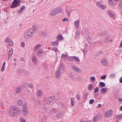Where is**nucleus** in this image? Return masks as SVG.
Wrapping results in <instances>:
<instances>
[{
    "mask_svg": "<svg viewBox=\"0 0 122 122\" xmlns=\"http://www.w3.org/2000/svg\"><path fill=\"white\" fill-rule=\"evenodd\" d=\"M22 112L23 115L25 116H26L28 113L27 106L25 104H24L23 106Z\"/></svg>",
    "mask_w": 122,
    "mask_h": 122,
    "instance_id": "7ed1b4c3",
    "label": "nucleus"
},
{
    "mask_svg": "<svg viewBox=\"0 0 122 122\" xmlns=\"http://www.w3.org/2000/svg\"><path fill=\"white\" fill-rule=\"evenodd\" d=\"M107 13L109 15V16L111 18L112 17L114 16L113 13L111 10L107 11Z\"/></svg>",
    "mask_w": 122,
    "mask_h": 122,
    "instance_id": "f3484780",
    "label": "nucleus"
},
{
    "mask_svg": "<svg viewBox=\"0 0 122 122\" xmlns=\"http://www.w3.org/2000/svg\"><path fill=\"white\" fill-rule=\"evenodd\" d=\"M41 46V45L39 44H38L35 46L34 48V50L36 52L40 50H41V49H40Z\"/></svg>",
    "mask_w": 122,
    "mask_h": 122,
    "instance_id": "4468645a",
    "label": "nucleus"
},
{
    "mask_svg": "<svg viewBox=\"0 0 122 122\" xmlns=\"http://www.w3.org/2000/svg\"><path fill=\"white\" fill-rule=\"evenodd\" d=\"M50 98H51L52 99V100L54 99L55 98V97L53 96H51V97H49Z\"/></svg>",
    "mask_w": 122,
    "mask_h": 122,
    "instance_id": "0e129e2a",
    "label": "nucleus"
},
{
    "mask_svg": "<svg viewBox=\"0 0 122 122\" xmlns=\"http://www.w3.org/2000/svg\"><path fill=\"white\" fill-rule=\"evenodd\" d=\"M63 115V113L62 112H60L58 113L56 115V117L57 118H59L61 117Z\"/></svg>",
    "mask_w": 122,
    "mask_h": 122,
    "instance_id": "cd10ccee",
    "label": "nucleus"
},
{
    "mask_svg": "<svg viewBox=\"0 0 122 122\" xmlns=\"http://www.w3.org/2000/svg\"><path fill=\"white\" fill-rule=\"evenodd\" d=\"M71 68L73 71L78 73L82 72V71L79 68L75 66H72L71 67Z\"/></svg>",
    "mask_w": 122,
    "mask_h": 122,
    "instance_id": "20e7f679",
    "label": "nucleus"
},
{
    "mask_svg": "<svg viewBox=\"0 0 122 122\" xmlns=\"http://www.w3.org/2000/svg\"><path fill=\"white\" fill-rule=\"evenodd\" d=\"M21 46L22 47H24L25 46V43L24 42H22L21 44Z\"/></svg>",
    "mask_w": 122,
    "mask_h": 122,
    "instance_id": "6e6d98bb",
    "label": "nucleus"
},
{
    "mask_svg": "<svg viewBox=\"0 0 122 122\" xmlns=\"http://www.w3.org/2000/svg\"><path fill=\"white\" fill-rule=\"evenodd\" d=\"M14 109V112L16 114H19L21 112V110L18 107L14 106H12Z\"/></svg>",
    "mask_w": 122,
    "mask_h": 122,
    "instance_id": "0eeeda50",
    "label": "nucleus"
},
{
    "mask_svg": "<svg viewBox=\"0 0 122 122\" xmlns=\"http://www.w3.org/2000/svg\"><path fill=\"white\" fill-rule=\"evenodd\" d=\"M75 99L73 98H71V105L72 106H73L75 104Z\"/></svg>",
    "mask_w": 122,
    "mask_h": 122,
    "instance_id": "393cba45",
    "label": "nucleus"
},
{
    "mask_svg": "<svg viewBox=\"0 0 122 122\" xmlns=\"http://www.w3.org/2000/svg\"><path fill=\"white\" fill-rule=\"evenodd\" d=\"M20 122H26L25 120L22 117L20 118Z\"/></svg>",
    "mask_w": 122,
    "mask_h": 122,
    "instance_id": "c03bdc74",
    "label": "nucleus"
},
{
    "mask_svg": "<svg viewBox=\"0 0 122 122\" xmlns=\"http://www.w3.org/2000/svg\"><path fill=\"white\" fill-rule=\"evenodd\" d=\"M79 20L75 21L74 23V25L76 27H79Z\"/></svg>",
    "mask_w": 122,
    "mask_h": 122,
    "instance_id": "bb28decb",
    "label": "nucleus"
},
{
    "mask_svg": "<svg viewBox=\"0 0 122 122\" xmlns=\"http://www.w3.org/2000/svg\"><path fill=\"white\" fill-rule=\"evenodd\" d=\"M47 33L45 31H43L41 33V35L43 36H45L47 35Z\"/></svg>",
    "mask_w": 122,
    "mask_h": 122,
    "instance_id": "ea45409f",
    "label": "nucleus"
},
{
    "mask_svg": "<svg viewBox=\"0 0 122 122\" xmlns=\"http://www.w3.org/2000/svg\"><path fill=\"white\" fill-rule=\"evenodd\" d=\"M99 115H97L93 119V122H96L98 121L99 119Z\"/></svg>",
    "mask_w": 122,
    "mask_h": 122,
    "instance_id": "b1692460",
    "label": "nucleus"
},
{
    "mask_svg": "<svg viewBox=\"0 0 122 122\" xmlns=\"http://www.w3.org/2000/svg\"><path fill=\"white\" fill-rule=\"evenodd\" d=\"M58 70L59 71V72H61L62 73H63L65 71V68L62 64H61L60 65L59 67V69Z\"/></svg>",
    "mask_w": 122,
    "mask_h": 122,
    "instance_id": "1a4fd4ad",
    "label": "nucleus"
},
{
    "mask_svg": "<svg viewBox=\"0 0 122 122\" xmlns=\"http://www.w3.org/2000/svg\"><path fill=\"white\" fill-rule=\"evenodd\" d=\"M90 80L92 81H95V78L94 76L91 77H90Z\"/></svg>",
    "mask_w": 122,
    "mask_h": 122,
    "instance_id": "09e8293b",
    "label": "nucleus"
},
{
    "mask_svg": "<svg viewBox=\"0 0 122 122\" xmlns=\"http://www.w3.org/2000/svg\"><path fill=\"white\" fill-rule=\"evenodd\" d=\"M113 114V111L112 110H110L105 113L104 116L105 117L109 118Z\"/></svg>",
    "mask_w": 122,
    "mask_h": 122,
    "instance_id": "39448f33",
    "label": "nucleus"
},
{
    "mask_svg": "<svg viewBox=\"0 0 122 122\" xmlns=\"http://www.w3.org/2000/svg\"><path fill=\"white\" fill-rule=\"evenodd\" d=\"M106 78V76L105 75H104L102 76L101 77V78L102 79L104 80Z\"/></svg>",
    "mask_w": 122,
    "mask_h": 122,
    "instance_id": "864d4df0",
    "label": "nucleus"
},
{
    "mask_svg": "<svg viewBox=\"0 0 122 122\" xmlns=\"http://www.w3.org/2000/svg\"><path fill=\"white\" fill-rule=\"evenodd\" d=\"M20 0H14L12 3V5L11 8H15L19 6L20 5Z\"/></svg>",
    "mask_w": 122,
    "mask_h": 122,
    "instance_id": "f03ea898",
    "label": "nucleus"
},
{
    "mask_svg": "<svg viewBox=\"0 0 122 122\" xmlns=\"http://www.w3.org/2000/svg\"><path fill=\"white\" fill-rule=\"evenodd\" d=\"M51 49L54 51L56 52H57L58 51L57 49L55 47H52L51 48Z\"/></svg>",
    "mask_w": 122,
    "mask_h": 122,
    "instance_id": "37998d69",
    "label": "nucleus"
},
{
    "mask_svg": "<svg viewBox=\"0 0 122 122\" xmlns=\"http://www.w3.org/2000/svg\"><path fill=\"white\" fill-rule=\"evenodd\" d=\"M94 102V100L93 99H91L89 101V103L90 104H92Z\"/></svg>",
    "mask_w": 122,
    "mask_h": 122,
    "instance_id": "603ef678",
    "label": "nucleus"
},
{
    "mask_svg": "<svg viewBox=\"0 0 122 122\" xmlns=\"http://www.w3.org/2000/svg\"><path fill=\"white\" fill-rule=\"evenodd\" d=\"M99 85L102 87H104L106 86L105 84L102 82H100L99 84Z\"/></svg>",
    "mask_w": 122,
    "mask_h": 122,
    "instance_id": "4c0bfd02",
    "label": "nucleus"
},
{
    "mask_svg": "<svg viewBox=\"0 0 122 122\" xmlns=\"http://www.w3.org/2000/svg\"><path fill=\"white\" fill-rule=\"evenodd\" d=\"M14 110L12 106L10 108L9 110V113L11 117H14L15 115Z\"/></svg>",
    "mask_w": 122,
    "mask_h": 122,
    "instance_id": "6e6552de",
    "label": "nucleus"
},
{
    "mask_svg": "<svg viewBox=\"0 0 122 122\" xmlns=\"http://www.w3.org/2000/svg\"><path fill=\"white\" fill-rule=\"evenodd\" d=\"M66 20L67 21H68V19H67L66 18H65L64 19H62V20L63 21H65V20Z\"/></svg>",
    "mask_w": 122,
    "mask_h": 122,
    "instance_id": "680f3d73",
    "label": "nucleus"
},
{
    "mask_svg": "<svg viewBox=\"0 0 122 122\" xmlns=\"http://www.w3.org/2000/svg\"><path fill=\"white\" fill-rule=\"evenodd\" d=\"M56 76L57 78H59L60 77V72L59 70L57 71L56 73Z\"/></svg>",
    "mask_w": 122,
    "mask_h": 122,
    "instance_id": "a878e982",
    "label": "nucleus"
},
{
    "mask_svg": "<svg viewBox=\"0 0 122 122\" xmlns=\"http://www.w3.org/2000/svg\"><path fill=\"white\" fill-rule=\"evenodd\" d=\"M22 91V89L20 87H17L16 89V92L17 93H20Z\"/></svg>",
    "mask_w": 122,
    "mask_h": 122,
    "instance_id": "c756f323",
    "label": "nucleus"
},
{
    "mask_svg": "<svg viewBox=\"0 0 122 122\" xmlns=\"http://www.w3.org/2000/svg\"><path fill=\"white\" fill-rule=\"evenodd\" d=\"M80 32L78 31H76L75 34V37L76 39H78L80 36Z\"/></svg>",
    "mask_w": 122,
    "mask_h": 122,
    "instance_id": "c85d7f7f",
    "label": "nucleus"
},
{
    "mask_svg": "<svg viewBox=\"0 0 122 122\" xmlns=\"http://www.w3.org/2000/svg\"><path fill=\"white\" fill-rule=\"evenodd\" d=\"M5 62H4L2 65V67L1 69V71L2 72H3L5 70Z\"/></svg>",
    "mask_w": 122,
    "mask_h": 122,
    "instance_id": "473e14b6",
    "label": "nucleus"
},
{
    "mask_svg": "<svg viewBox=\"0 0 122 122\" xmlns=\"http://www.w3.org/2000/svg\"><path fill=\"white\" fill-rule=\"evenodd\" d=\"M56 110L54 108H52L51 110V113H56Z\"/></svg>",
    "mask_w": 122,
    "mask_h": 122,
    "instance_id": "a18cd8bd",
    "label": "nucleus"
},
{
    "mask_svg": "<svg viewBox=\"0 0 122 122\" xmlns=\"http://www.w3.org/2000/svg\"><path fill=\"white\" fill-rule=\"evenodd\" d=\"M17 105L19 106H21L23 104V102L22 100L21 99L18 100L17 101Z\"/></svg>",
    "mask_w": 122,
    "mask_h": 122,
    "instance_id": "412c9836",
    "label": "nucleus"
},
{
    "mask_svg": "<svg viewBox=\"0 0 122 122\" xmlns=\"http://www.w3.org/2000/svg\"><path fill=\"white\" fill-rule=\"evenodd\" d=\"M9 40V37H7L6 38V40H5V42H7Z\"/></svg>",
    "mask_w": 122,
    "mask_h": 122,
    "instance_id": "bf43d9fd",
    "label": "nucleus"
},
{
    "mask_svg": "<svg viewBox=\"0 0 122 122\" xmlns=\"http://www.w3.org/2000/svg\"><path fill=\"white\" fill-rule=\"evenodd\" d=\"M28 86L29 88H32L33 87V85L32 84H29L28 85Z\"/></svg>",
    "mask_w": 122,
    "mask_h": 122,
    "instance_id": "de8ad7c7",
    "label": "nucleus"
},
{
    "mask_svg": "<svg viewBox=\"0 0 122 122\" xmlns=\"http://www.w3.org/2000/svg\"><path fill=\"white\" fill-rule=\"evenodd\" d=\"M81 94L79 93H77L76 95V97L78 100H79L81 99Z\"/></svg>",
    "mask_w": 122,
    "mask_h": 122,
    "instance_id": "f704fd0d",
    "label": "nucleus"
},
{
    "mask_svg": "<svg viewBox=\"0 0 122 122\" xmlns=\"http://www.w3.org/2000/svg\"><path fill=\"white\" fill-rule=\"evenodd\" d=\"M22 71V69H19L18 71V72L19 73H20Z\"/></svg>",
    "mask_w": 122,
    "mask_h": 122,
    "instance_id": "e2e57ef3",
    "label": "nucleus"
},
{
    "mask_svg": "<svg viewBox=\"0 0 122 122\" xmlns=\"http://www.w3.org/2000/svg\"><path fill=\"white\" fill-rule=\"evenodd\" d=\"M99 90V88L98 87H96L95 89H94V93H96L97 92H98Z\"/></svg>",
    "mask_w": 122,
    "mask_h": 122,
    "instance_id": "49530a36",
    "label": "nucleus"
},
{
    "mask_svg": "<svg viewBox=\"0 0 122 122\" xmlns=\"http://www.w3.org/2000/svg\"><path fill=\"white\" fill-rule=\"evenodd\" d=\"M80 122H89L87 121H81Z\"/></svg>",
    "mask_w": 122,
    "mask_h": 122,
    "instance_id": "774afa93",
    "label": "nucleus"
},
{
    "mask_svg": "<svg viewBox=\"0 0 122 122\" xmlns=\"http://www.w3.org/2000/svg\"><path fill=\"white\" fill-rule=\"evenodd\" d=\"M58 43V41H57L55 42H52L51 43V45L53 46H55L57 45Z\"/></svg>",
    "mask_w": 122,
    "mask_h": 122,
    "instance_id": "e433bc0d",
    "label": "nucleus"
},
{
    "mask_svg": "<svg viewBox=\"0 0 122 122\" xmlns=\"http://www.w3.org/2000/svg\"><path fill=\"white\" fill-rule=\"evenodd\" d=\"M31 32L29 30H27L26 32L24 34V38L26 40L30 39L33 34V32Z\"/></svg>",
    "mask_w": 122,
    "mask_h": 122,
    "instance_id": "f257e3e1",
    "label": "nucleus"
},
{
    "mask_svg": "<svg viewBox=\"0 0 122 122\" xmlns=\"http://www.w3.org/2000/svg\"><path fill=\"white\" fill-rule=\"evenodd\" d=\"M87 40H92L93 39V35H91L88 36L87 38Z\"/></svg>",
    "mask_w": 122,
    "mask_h": 122,
    "instance_id": "a19ab883",
    "label": "nucleus"
},
{
    "mask_svg": "<svg viewBox=\"0 0 122 122\" xmlns=\"http://www.w3.org/2000/svg\"><path fill=\"white\" fill-rule=\"evenodd\" d=\"M67 56V55H65L63 54L62 55V56H61V58H63V57L65 58V57H66Z\"/></svg>",
    "mask_w": 122,
    "mask_h": 122,
    "instance_id": "4d7b16f0",
    "label": "nucleus"
},
{
    "mask_svg": "<svg viewBox=\"0 0 122 122\" xmlns=\"http://www.w3.org/2000/svg\"><path fill=\"white\" fill-rule=\"evenodd\" d=\"M72 57L74 58L75 61L77 62H80L79 59L77 57L75 56H72Z\"/></svg>",
    "mask_w": 122,
    "mask_h": 122,
    "instance_id": "72a5a7b5",
    "label": "nucleus"
},
{
    "mask_svg": "<svg viewBox=\"0 0 122 122\" xmlns=\"http://www.w3.org/2000/svg\"><path fill=\"white\" fill-rule=\"evenodd\" d=\"M37 29V27L36 25H34L33 26L32 29H29V30L33 32V34H34Z\"/></svg>",
    "mask_w": 122,
    "mask_h": 122,
    "instance_id": "6ab92c4d",
    "label": "nucleus"
},
{
    "mask_svg": "<svg viewBox=\"0 0 122 122\" xmlns=\"http://www.w3.org/2000/svg\"><path fill=\"white\" fill-rule=\"evenodd\" d=\"M107 91V89L106 87L102 88L101 90V92L103 94L106 93Z\"/></svg>",
    "mask_w": 122,
    "mask_h": 122,
    "instance_id": "2f4dec72",
    "label": "nucleus"
},
{
    "mask_svg": "<svg viewBox=\"0 0 122 122\" xmlns=\"http://www.w3.org/2000/svg\"><path fill=\"white\" fill-rule=\"evenodd\" d=\"M108 4L112 8H115L114 5L112 0H108Z\"/></svg>",
    "mask_w": 122,
    "mask_h": 122,
    "instance_id": "2eb2a0df",
    "label": "nucleus"
},
{
    "mask_svg": "<svg viewBox=\"0 0 122 122\" xmlns=\"http://www.w3.org/2000/svg\"><path fill=\"white\" fill-rule=\"evenodd\" d=\"M25 8V6L24 5L22 6L20 8V10H23Z\"/></svg>",
    "mask_w": 122,
    "mask_h": 122,
    "instance_id": "052dcab7",
    "label": "nucleus"
},
{
    "mask_svg": "<svg viewBox=\"0 0 122 122\" xmlns=\"http://www.w3.org/2000/svg\"><path fill=\"white\" fill-rule=\"evenodd\" d=\"M22 27V25L21 24H20L19 26V28L20 30L21 29Z\"/></svg>",
    "mask_w": 122,
    "mask_h": 122,
    "instance_id": "13d9d810",
    "label": "nucleus"
},
{
    "mask_svg": "<svg viewBox=\"0 0 122 122\" xmlns=\"http://www.w3.org/2000/svg\"><path fill=\"white\" fill-rule=\"evenodd\" d=\"M118 8L120 9H122V1L119 4Z\"/></svg>",
    "mask_w": 122,
    "mask_h": 122,
    "instance_id": "79ce46f5",
    "label": "nucleus"
},
{
    "mask_svg": "<svg viewBox=\"0 0 122 122\" xmlns=\"http://www.w3.org/2000/svg\"><path fill=\"white\" fill-rule=\"evenodd\" d=\"M13 50L12 49H11L10 50L8 53V59L7 60H9L11 56L13 53Z\"/></svg>",
    "mask_w": 122,
    "mask_h": 122,
    "instance_id": "f8f14e48",
    "label": "nucleus"
},
{
    "mask_svg": "<svg viewBox=\"0 0 122 122\" xmlns=\"http://www.w3.org/2000/svg\"><path fill=\"white\" fill-rule=\"evenodd\" d=\"M57 9V14L58 13H60L62 12V10L60 8H56Z\"/></svg>",
    "mask_w": 122,
    "mask_h": 122,
    "instance_id": "58836bf2",
    "label": "nucleus"
},
{
    "mask_svg": "<svg viewBox=\"0 0 122 122\" xmlns=\"http://www.w3.org/2000/svg\"><path fill=\"white\" fill-rule=\"evenodd\" d=\"M118 100L120 102H122V98H118Z\"/></svg>",
    "mask_w": 122,
    "mask_h": 122,
    "instance_id": "338daca9",
    "label": "nucleus"
},
{
    "mask_svg": "<svg viewBox=\"0 0 122 122\" xmlns=\"http://www.w3.org/2000/svg\"><path fill=\"white\" fill-rule=\"evenodd\" d=\"M69 76L73 80L75 81L76 80L75 78L76 76L74 74L71 73H70Z\"/></svg>",
    "mask_w": 122,
    "mask_h": 122,
    "instance_id": "dca6fc26",
    "label": "nucleus"
},
{
    "mask_svg": "<svg viewBox=\"0 0 122 122\" xmlns=\"http://www.w3.org/2000/svg\"><path fill=\"white\" fill-rule=\"evenodd\" d=\"M115 74L112 73L110 75V77L111 78L114 77H115Z\"/></svg>",
    "mask_w": 122,
    "mask_h": 122,
    "instance_id": "8fccbe9b",
    "label": "nucleus"
},
{
    "mask_svg": "<svg viewBox=\"0 0 122 122\" xmlns=\"http://www.w3.org/2000/svg\"><path fill=\"white\" fill-rule=\"evenodd\" d=\"M35 52L39 57H42L44 54V52L42 49L40 50Z\"/></svg>",
    "mask_w": 122,
    "mask_h": 122,
    "instance_id": "423d86ee",
    "label": "nucleus"
},
{
    "mask_svg": "<svg viewBox=\"0 0 122 122\" xmlns=\"http://www.w3.org/2000/svg\"><path fill=\"white\" fill-rule=\"evenodd\" d=\"M102 64L104 66H106L108 64L107 60L105 59H102L101 61Z\"/></svg>",
    "mask_w": 122,
    "mask_h": 122,
    "instance_id": "9b49d317",
    "label": "nucleus"
},
{
    "mask_svg": "<svg viewBox=\"0 0 122 122\" xmlns=\"http://www.w3.org/2000/svg\"><path fill=\"white\" fill-rule=\"evenodd\" d=\"M102 51H100L98 53V55H100L101 54H102Z\"/></svg>",
    "mask_w": 122,
    "mask_h": 122,
    "instance_id": "69168bd1",
    "label": "nucleus"
},
{
    "mask_svg": "<svg viewBox=\"0 0 122 122\" xmlns=\"http://www.w3.org/2000/svg\"><path fill=\"white\" fill-rule=\"evenodd\" d=\"M46 100V103L48 105H49L52 102L51 98L49 97L47 98Z\"/></svg>",
    "mask_w": 122,
    "mask_h": 122,
    "instance_id": "4be33fe9",
    "label": "nucleus"
},
{
    "mask_svg": "<svg viewBox=\"0 0 122 122\" xmlns=\"http://www.w3.org/2000/svg\"><path fill=\"white\" fill-rule=\"evenodd\" d=\"M8 44L10 46H11L13 44V42L11 41H9L8 42Z\"/></svg>",
    "mask_w": 122,
    "mask_h": 122,
    "instance_id": "3c124183",
    "label": "nucleus"
},
{
    "mask_svg": "<svg viewBox=\"0 0 122 122\" xmlns=\"http://www.w3.org/2000/svg\"><path fill=\"white\" fill-rule=\"evenodd\" d=\"M37 95L39 97H41L43 95L42 91L40 90H38L37 92Z\"/></svg>",
    "mask_w": 122,
    "mask_h": 122,
    "instance_id": "aec40b11",
    "label": "nucleus"
},
{
    "mask_svg": "<svg viewBox=\"0 0 122 122\" xmlns=\"http://www.w3.org/2000/svg\"><path fill=\"white\" fill-rule=\"evenodd\" d=\"M32 60L34 63H36L37 62V58L35 55H34L32 57Z\"/></svg>",
    "mask_w": 122,
    "mask_h": 122,
    "instance_id": "a211bd4d",
    "label": "nucleus"
},
{
    "mask_svg": "<svg viewBox=\"0 0 122 122\" xmlns=\"http://www.w3.org/2000/svg\"><path fill=\"white\" fill-rule=\"evenodd\" d=\"M57 41H58L59 40H62L63 39V37L61 35H60L57 37Z\"/></svg>",
    "mask_w": 122,
    "mask_h": 122,
    "instance_id": "7c9ffc66",
    "label": "nucleus"
},
{
    "mask_svg": "<svg viewBox=\"0 0 122 122\" xmlns=\"http://www.w3.org/2000/svg\"><path fill=\"white\" fill-rule=\"evenodd\" d=\"M24 74L25 75H28V72L26 70L25 71H24Z\"/></svg>",
    "mask_w": 122,
    "mask_h": 122,
    "instance_id": "5fc2aeb1",
    "label": "nucleus"
},
{
    "mask_svg": "<svg viewBox=\"0 0 122 122\" xmlns=\"http://www.w3.org/2000/svg\"><path fill=\"white\" fill-rule=\"evenodd\" d=\"M57 9L56 8H55L52 11L50 12V14L52 16H54L57 14Z\"/></svg>",
    "mask_w": 122,
    "mask_h": 122,
    "instance_id": "9d476101",
    "label": "nucleus"
},
{
    "mask_svg": "<svg viewBox=\"0 0 122 122\" xmlns=\"http://www.w3.org/2000/svg\"><path fill=\"white\" fill-rule=\"evenodd\" d=\"M72 56L71 57H67L66 58V59L71 61H73L74 59L73 58H72Z\"/></svg>",
    "mask_w": 122,
    "mask_h": 122,
    "instance_id": "c9c22d12",
    "label": "nucleus"
},
{
    "mask_svg": "<svg viewBox=\"0 0 122 122\" xmlns=\"http://www.w3.org/2000/svg\"><path fill=\"white\" fill-rule=\"evenodd\" d=\"M88 90L90 91L92 90L93 89V85L92 84H90L88 86Z\"/></svg>",
    "mask_w": 122,
    "mask_h": 122,
    "instance_id": "5701e85b",
    "label": "nucleus"
},
{
    "mask_svg": "<svg viewBox=\"0 0 122 122\" xmlns=\"http://www.w3.org/2000/svg\"><path fill=\"white\" fill-rule=\"evenodd\" d=\"M97 5L99 8L103 10H105L106 8V6L103 5L99 3H97Z\"/></svg>",
    "mask_w": 122,
    "mask_h": 122,
    "instance_id": "ddd939ff",
    "label": "nucleus"
}]
</instances>
